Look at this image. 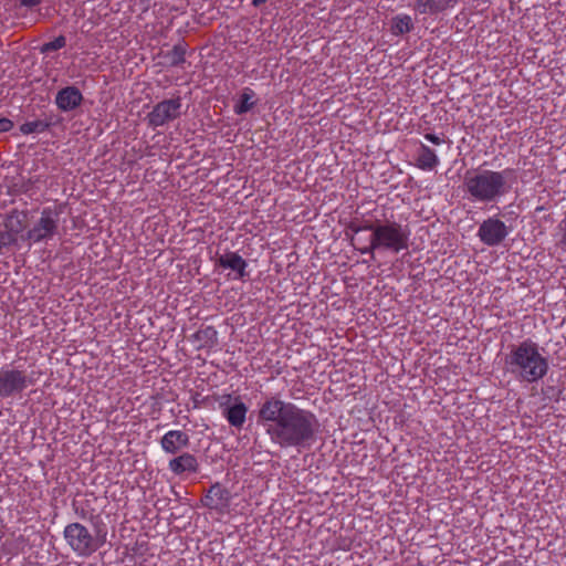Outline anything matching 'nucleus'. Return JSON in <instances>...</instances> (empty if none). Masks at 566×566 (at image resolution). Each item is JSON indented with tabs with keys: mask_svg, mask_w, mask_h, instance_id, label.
Returning a JSON list of instances; mask_svg holds the SVG:
<instances>
[{
	"mask_svg": "<svg viewBox=\"0 0 566 566\" xmlns=\"http://www.w3.org/2000/svg\"><path fill=\"white\" fill-rule=\"evenodd\" d=\"M380 223H381L380 220H375V221L366 220L359 224H360L363 231H370V235H375L376 229L379 227Z\"/></svg>",
	"mask_w": 566,
	"mask_h": 566,
	"instance_id": "a878e982",
	"label": "nucleus"
},
{
	"mask_svg": "<svg viewBox=\"0 0 566 566\" xmlns=\"http://www.w3.org/2000/svg\"><path fill=\"white\" fill-rule=\"evenodd\" d=\"M168 469L176 475L197 474L200 464L197 457L189 452H182L168 462Z\"/></svg>",
	"mask_w": 566,
	"mask_h": 566,
	"instance_id": "4468645a",
	"label": "nucleus"
},
{
	"mask_svg": "<svg viewBox=\"0 0 566 566\" xmlns=\"http://www.w3.org/2000/svg\"><path fill=\"white\" fill-rule=\"evenodd\" d=\"M192 340L198 343V348H213L218 344V332L213 326L199 328L193 335Z\"/></svg>",
	"mask_w": 566,
	"mask_h": 566,
	"instance_id": "f3484780",
	"label": "nucleus"
},
{
	"mask_svg": "<svg viewBox=\"0 0 566 566\" xmlns=\"http://www.w3.org/2000/svg\"><path fill=\"white\" fill-rule=\"evenodd\" d=\"M13 122L7 117L0 118V133L10 132L13 128Z\"/></svg>",
	"mask_w": 566,
	"mask_h": 566,
	"instance_id": "c85d7f7f",
	"label": "nucleus"
},
{
	"mask_svg": "<svg viewBox=\"0 0 566 566\" xmlns=\"http://www.w3.org/2000/svg\"><path fill=\"white\" fill-rule=\"evenodd\" d=\"M19 237L11 233L8 229L0 230V252L3 253L6 249L18 244Z\"/></svg>",
	"mask_w": 566,
	"mask_h": 566,
	"instance_id": "b1692460",
	"label": "nucleus"
},
{
	"mask_svg": "<svg viewBox=\"0 0 566 566\" xmlns=\"http://www.w3.org/2000/svg\"><path fill=\"white\" fill-rule=\"evenodd\" d=\"M61 208L45 207L41 211V216L33 227L30 228L22 239H27L33 243L48 242L59 234Z\"/></svg>",
	"mask_w": 566,
	"mask_h": 566,
	"instance_id": "0eeeda50",
	"label": "nucleus"
},
{
	"mask_svg": "<svg viewBox=\"0 0 566 566\" xmlns=\"http://www.w3.org/2000/svg\"><path fill=\"white\" fill-rule=\"evenodd\" d=\"M186 52L187 44L185 42H179L175 44L172 49L166 53L165 57L170 66H180L186 61Z\"/></svg>",
	"mask_w": 566,
	"mask_h": 566,
	"instance_id": "412c9836",
	"label": "nucleus"
},
{
	"mask_svg": "<svg viewBox=\"0 0 566 566\" xmlns=\"http://www.w3.org/2000/svg\"><path fill=\"white\" fill-rule=\"evenodd\" d=\"M63 537L76 556L90 557L105 544L106 532L96 528L93 534L85 525L73 522L64 527Z\"/></svg>",
	"mask_w": 566,
	"mask_h": 566,
	"instance_id": "39448f33",
	"label": "nucleus"
},
{
	"mask_svg": "<svg viewBox=\"0 0 566 566\" xmlns=\"http://www.w3.org/2000/svg\"><path fill=\"white\" fill-rule=\"evenodd\" d=\"M3 226L11 233L20 237L27 228V213L18 210L12 211L7 216Z\"/></svg>",
	"mask_w": 566,
	"mask_h": 566,
	"instance_id": "a211bd4d",
	"label": "nucleus"
},
{
	"mask_svg": "<svg viewBox=\"0 0 566 566\" xmlns=\"http://www.w3.org/2000/svg\"><path fill=\"white\" fill-rule=\"evenodd\" d=\"M413 29V22L408 14H399L392 18L391 33L394 35H402Z\"/></svg>",
	"mask_w": 566,
	"mask_h": 566,
	"instance_id": "aec40b11",
	"label": "nucleus"
},
{
	"mask_svg": "<svg viewBox=\"0 0 566 566\" xmlns=\"http://www.w3.org/2000/svg\"><path fill=\"white\" fill-rule=\"evenodd\" d=\"M217 264L223 269H230L235 272L234 279L243 280L249 275L247 272L248 263L237 252H226L218 255L216 260Z\"/></svg>",
	"mask_w": 566,
	"mask_h": 566,
	"instance_id": "2eb2a0df",
	"label": "nucleus"
},
{
	"mask_svg": "<svg viewBox=\"0 0 566 566\" xmlns=\"http://www.w3.org/2000/svg\"><path fill=\"white\" fill-rule=\"evenodd\" d=\"M82 92L74 85L61 88L55 96L56 107L64 113L72 112L83 103Z\"/></svg>",
	"mask_w": 566,
	"mask_h": 566,
	"instance_id": "f8f14e48",
	"label": "nucleus"
},
{
	"mask_svg": "<svg viewBox=\"0 0 566 566\" xmlns=\"http://www.w3.org/2000/svg\"><path fill=\"white\" fill-rule=\"evenodd\" d=\"M42 0H19V3L21 7H25L29 9H33L38 6H40Z\"/></svg>",
	"mask_w": 566,
	"mask_h": 566,
	"instance_id": "c756f323",
	"label": "nucleus"
},
{
	"mask_svg": "<svg viewBox=\"0 0 566 566\" xmlns=\"http://www.w3.org/2000/svg\"><path fill=\"white\" fill-rule=\"evenodd\" d=\"M231 499L230 491L217 482L208 489L202 499V505L211 511L226 513L229 510Z\"/></svg>",
	"mask_w": 566,
	"mask_h": 566,
	"instance_id": "9b49d317",
	"label": "nucleus"
},
{
	"mask_svg": "<svg viewBox=\"0 0 566 566\" xmlns=\"http://www.w3.org/2000/svg\"><path fill=\"white\" fill-rule=\"evenodd\" d=\"M73 509L75 514L82 518V520H88L90 518V512L84 505H77V503L73 502Z\"/></svg>",
	"mask_w": 566,
	"mask_h": 566,
	"instance_id": "cd10ccee",
	"label": "nucleus"
},
{
	"mask_svg": "<svg viewBox=\"0 0 566 566\" xmlns=\"http://www.w3.org/2000/svg\"><path fill=\"white\" fill-rule=\"evenodd\" d=\"M458 0H416L413 9L420 14H437L453 7Z\"/></svg>",
	"mask_w": 566,
	"mask_h": 566,
	"instance_id": "dca6fc26",
	"label": "nucleus"
},
{
	"mask_svg": "<svg viewBox=\"0 0 566 566\" xmlns=\"http://www.w3.org/2000/svg\"><path fill=\"white\" fill-rule=\"evenodd\" d=\"M52 123L48 120L36 119L32 122H27L20 126V132L23 135L30 134H39L48 130L51 127Z\"/></svg>",
	"mask_w": 566,
	"mask_h": 566,
	"instance_id": "4be33fe9",
	"label": "nucleus"
},
{
	"mask_svg": "<svg viewBox=\"0 0 566 566\" xmlns=\"http://www.w3.org/2000/svg\"><path fill=\"white\" fill-rule=\"evenodd\" d=\"M348 228H349V230H350V231H353L354 233H358V232L363 231V230H361L360 224H359L358 222H355V221L350 222V224L348 226Z\"/></svg>",
	"mask_w": 566,
	"mask_h": 566,
	"instance_id": "2f4dec72",
	"label": "nucleus"
},
{
	"mask_svg": "<svg viewBox=\"0 0 566 566\" xmlns=\"http://www.w3.org/2000/svg\"><path fill=\"white\" fill-rule=\"evenodd\" d=\"M549 369L548 358L539 345L527 338L507 346L503 357V371L520 382L533 384L543 379Z\"/></svg>",
	"mask_w": 566,
	"mask_h": 566,
	"instance_id": "7ed1b4c3",
	"label": "nucleus"
},
{
	"mask_svg": "<svg viewBox=\"0 0 566 566\" xmlns=\"http://www.w3.org/2000/svg\"><path fill=\"white\" fill-rule=\"evenodd\" d=\"M253 96L254 92L252 90L244 88L243 93L241 94L240 102L234 106V113L237 115H242L252 109L254 106V102H252Z\"/></svg>",
	"mask_w": 566,
	"mask_h": 566,
	"instance_id": "5701e85b",
	"label": "nucleus"
},
{
	"mask_svg": "<svg viewBox=\"0 0 566 566\" xmlns=\"http://www.w3.org/2000/svg\"><path fill=\"white\" fill-rule=\"evenodd\" d=\"M558 230L560 233V238L558 240V245L562 248H566V217L558 223Z\"/></svg>",
	"mask_w": 566,
	"mask_h": 566,
	"instance_id": "bb28decb",
	"label": "nucleus"
},
{
	"mask_svg": "<svg viewBox=\"0 0 566 566\" xmlns=\"http://www.w3.org/2000/svg\"><path fill=\"white\" fill-rule=\"evenodd\" d=\"M66 45V39L64 35H59L53 41L44 43L40 51L41 53H49L53 51H57Z\"/></svg>",
	"mask_w": 566,
	"mask_h": 566,
	"instance_id": "393cba45",
	"label": "nucleus"
},
{
	"mask_svg": "<svg viewBox=\"0 0 566 566\" xmlns=\"http://www.w3.org/2000/svg\"><path fill=\"white\" fill-rule=\"evenodd\" d=\"M180 96L164 99L157 103L150 113L147 115L148 125L153 128L164 126L177 119L181 112Z\"/></svg>",
	"mask_w": 566,
	"mask_h": 566,
	"instance_id": "1a4fd4ad",
	"label": "nucleus"
},
{
	"mask_svg": "<svg viewBox=\"0 0 566 566\" xmlns=\"http://www.w3.org/2000/svg\"><path fill=\"white\" fill-rule=\"evenodd\" d=\"M439 164V158L434 150L429 146L421 144L418 156L417 166L422 170H432Z\"/></svg>",
	"mask_w": 566,
	"mask_h": 566,
	"instance_id": "6ab92c4d",
	"label": "nucleus"
},
{
	"mask_svg": "<svg viewBox=\"0 0 566 566\" xmlns=\"http://www.w3.org/2000/svg\"><path fill=\"white\" fill-rule=\"evenodd\" d=\"M410 234L408 226L385 220L376 229L375 235H370L369 245L359 249V251L361 254H370L371 259L375 258L376 251L398 254L408 250Z\"/></svg>",
	"mask_w": 566,
	"mask_h": 566,
	"instance_id": "20e7f679",
	"label": "nucleus"
},
{
	"mask_svg": "<svg viewBox=\"0 0 566 566\" xmlns=\"http://www.w3.org/2000/svg\"><path fill=\"white\" fill-rule=\"evenodd\" d=\"M509 233L510 228L497 217L485 219L478 230L479 239L488 247L500 245Z\"/></svg>",
	"mask_w": 566,
	"mask_h": 566,
	"instance_id": "9d476101",
	"label": "nucleus"
},
{
	"mask_svg": "<svg viewBox=\"0 0 566 566\" xmlns=\"http://www.w3.org/2000/svg\"><path fill=\"white\" fill-rule=\"evenodd\" d=\"M424 138L434 145H440L443 142L439 136L431 133L426 134Z\"/></svg>",
	"mask_w": 566,
	"mask_h": 566,
	"instance_id": "7c9ffc66",
	"label": "nucleus"
},
{
	"mask_svg": "<svg viewBox=\"0 0 566 566\" xmlns=\"http://www.w3.org/2000/svg\"><path fill=\"white\" fill-rule=\"evenodd\" d=\"M516 179V170L513 168L503 170L478 168L467 170L462 187L470 202L489 205L497 202L507 195Z\"/></svg>",
	"mask_w": 566,
	"mask_h": 566,
	"instance_id": "f03ea898",
	"label": "nucleus"
},
{
	"mask_svg": "<svg viewBox=\"0 0 566 566\" xmlns=\"http://www.w3.org/2000/svg\"><path fill=\"white\" fill-rule=\"evenodd\" d=\"M161 449L168 453L176 455L190 444V437L182 430H169L160 439Z\"/></svg>",
	"mask_w": 566,
	"mask_h": 566,
	"instance_id": "ddd939ff",
	"label": "nucleus"
},
{
	"mask_svg": "<svg viewBox=\"0 0 566 566\" xmlns=\"http://www.w3.org/2000/svg\"><path fill=\"white\" fill-rule=\"evenodd\" d=\"M41 375V371L13 366L0 368V398L21 397L25 389L36 384Z\"/></svg>",
	"mask_w": 566,
	"mask_h": 566,
	"instance_id": "423d86ee",
	"label": "nucleus"
},
{
	"mask_svg": "<svg viewBox=\"0 0 566 566\" xmlns=\"http://www.w3.org/2000/svg\"><path fill=\"white\" fill-rule=\"evenodd\" d=\"M265 2H266V0H252V6L258 8L262 4H264Z\"/></svg>",
	"mask_w": 566,
	"mask_h": 566,
	"instance_id": "473e14b6",
	"label": "nucleus"
},
{
	"mask_svg": "<svg viewBox=\"0 0 566 566\" xmlns=\"http://www.w3.org/2000/svg\"><path fill=\"white\" fill-rule=\"evenodd\" d=\"M256 424L281 449L308 448L319 431V421L314 412L273 395L259 405Z\"/></svg>",
	"mask_w": 566,
	"mask_h": 566,
	"instance_id": "f257e3e1",
	"label": "nucleus"
},
{
	"mask_svg": "<svg viewBox=\"0 0 566 566\" xmlns=\"http://www.w3.org/2000/svg\"><path fill=\"white\" fill-rule=\"evenodd\" d=\"M216 401L218 402L221 415L228 423L237 430H241L247 421L249 411L248 406L242 401L241 397L224 394L218 396Z\"/></svg>",
	"mask_w": 566,
	"mask_h": 566,
	"instance_id": "6e6552de",
	"label": "nucleus"
}]
</instances>
